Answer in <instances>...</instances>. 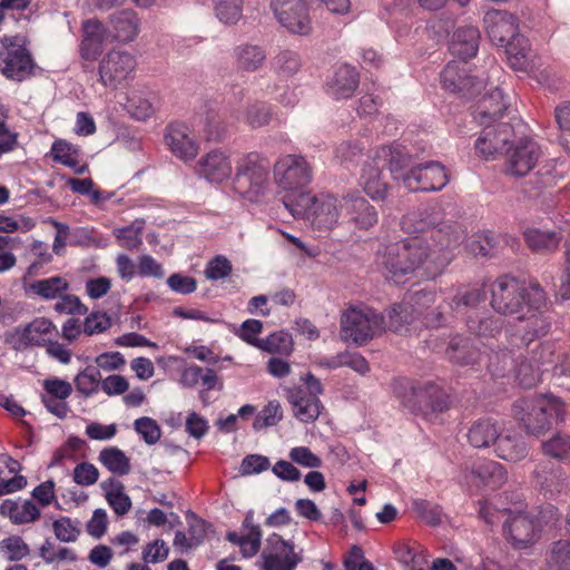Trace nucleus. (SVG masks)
<instances>
[{"label": "nucleus", "mask_w": 570, "mask_h": 570, "mask_svg": "<svg viewBox=\"0 0 570 570\" xmlns=\"http://www.w3.org/2000/svg\"><path fill=\"white\" fill-rule=\"evenodd\" d=\"M282 419V409L278 401H269L264 409L258 412L252 426L255 430L276 425Z\"/></svg>", "instance_id": "obj_58"}, {"label": "nucleus", "mask_w": 570, "mask_h": 570, "mask_svg": "<svg viewBox=\"0 0 570 570\" xmlns=\"http://www.w3.org/2000/svg\"><path fill=\"white\" fill-rule=\"evenodd\" d=\"M340 207L345 212L348 220L361 229H368L379 220L375 207L360 193H351L344 196Z\"/></svg>", "instance_id": "obj_18"}, {"label": "nucleus", "mask_w": 570, "mask_h": 570, "mask_svg": "<svg viewBox=\"0 0 570 570\" xmlns=\"http://www.w3.org/2000/svg\"><path fill=\"white\" fill-rule=\"evenodd\" d=\"M56 335V325L48 318L38 317L22 328H17L14 333L8 334L6 342L16 351H20L27 346H45Z\"/></svg>", "instance_id": "obj_12"}, {"label": "nucleus", "mask_w": 570, "mask_h": 570, "mask_svg": "<svg viewBox=\"0 0 570 570\" xmlns=\"http://www.w3.org/2000/svg\"><path fill=\"white\" fill-rule=\"evenodd\" d=\"M141 232L142 224L136 222L122 228L115 229L114 235L117 238L120 246L128 249H132L137 248L142 243Z\"/></svg>", "instance_id": "obj_57"}, {"label": "nucleus", "mask_w": 570, "mask_h": 570, "mask_svg": "<svg viewBox=\"0 0 570 570\" xmlns=\"http://www.w3.org/2000/svg\"><path fill=\"white\" fill-rule=\"evenodd\" d=\"M389 327L394 332H400L404 326L413 323L417 315L414 308L406 299L393 304L387 312Z\"/></svg>", "instance_id": "obj_47"}, {"label": "nucleus", "mask_w": 570, "mask_h": 570, "mask_svg": "<svg viewBox=\"0 0 570 570\" xmlns=\"http://www.w3.org/2000/svg\"><path fill=\"white\" fill-rule=\"evenodd\" d=\"M112 39L119 42H131L140 31V20L137 13L130 9H124L109 17Z\"/></svg>", "instance_id": "obj_23"}, {"label": "nucleus", "mask_w": 570, "mask_h": 570, "mask_svg": "<svg viewBox=\"0 0 570 570\" xmlns=\"http://www.w3.org/2000/svg\"><path fill=\"white\" fill-rule=\"evenodd\" d=\"M101 375L95 367H87L75 377V385L79 393L88 397L98 391Z\"/></svg>", "instance_id": "obj_54"}, {"label": "nucleus", "mask_w": 570, "mask_h": 570, "mask_svg": "<svg viewBox=\"0 0 570 570\" xmlns=\"http://www.w3.org/2000/svg\"><path fill=\"white\" fill-rule=\"evenodd\" d=\"M269 167L271 164L265 158L255 163L252 160V194L265 195L268 187Z\"/></svg>", "instance_id": "obj_55"}, {"label": "nucleus", "mask_w": 570, "mask_h": 570, "mask_svg": "<svg viewBox=\"0 0 570 570\" xmlns=\"http://www.w3.org/2000/svg\"><path fill=\"white\" fill-rule=\"evenodd\" d=\"M58 298L55 311L59 314L86 315L88 313V307L76 295L61 294Z\"/></svg>", "instance_id": "obj_63"}, {"label": "nucleus", "mask_w": 570, "mask_h": 570, "mask_svg": "<svg viewBox=\"0 0 570 570\" xmlns=\"http://www.w3.org/2000/svg\"><path fill=\"white\" fill-rule=\"evenodd\" d=\"M101 488L106 492V499L116 514L124 515L130 510L131 500L125 493L124 484L120 481L109 478L101 483Z\"/></svg>", "instance_id": "obj_40"}, {"label": "nucleus", "mask_w": 570, "mask_h": 570, "mask_svg": "<svg viewBox=\"0 0 570 570\" xmlns=\"http://www.w3.org/2000/svg\"><path fill=\"white\" fill-rule=\"evenodd\" d=\"M197 174L210 183H222L232 175L229 157L219 149H214L200 157Z\"/></svg>", "instance_id": "obj_19"}, {"label": "nucleus", "mask_w": 570, "mask_h": 570, "mask_svg": "<svg viewBox=\"0 0 570 570\" xmlns=\"http://www.w3.org/2000/svg\"><path fill=\"white\" fill-rule=\"evenodd\" d=\"M523 238L532 252L550 254L558 250L562 240V234L556 230H542L532 227L523 232Z\"/></svg>", "instance_id": "obj_32"}, {"label": "nucleus", "mask_w": 570, "mask_h": 570, "mask_svg": "<svg viewBox=\"0 0 570 570\" xmlns=\"http://www.w3.org/2000/svg\"><path fill=\"white\" fill-rule=\"evenodd\" d=\"M533 473L537 484L550 494L561 492L567 480L561 465L552 461L540 462Z\"/></svg>", "instance_id": "obj_30"}, {"label": "nucleus", "mask_w": 570, "mask_h": 570, "mask_svg": "<svg viewBox=\"0 0 570 570\" xmlns=\"http://www.w3.org/2000/svg\"><path fill=\"white\" fill-rule=\"evenodd\" d=\"M403 183L411 191H436L449 183L445 167L439 161H428L410 168Z\"/></svg>", "instance_id": "obj_11"}, {"label": "nucleus", "mask_w": 570, "mask_h": 570, "mask_svg": "<svg viewBox=\"0 0 570 570\" xmlns=\"http://www.w3.org/2000/svg\"><path fill=\"white\" fill-rule=\"evenodd\" d=\"M508 109V102L504 99L502 90L495 87L483 96L474 110V118L480 125L497 122Z\"/></svg>", "instance_id": "obj_24"}, {"label": "nucleus", "mask_w": 570, "mask_h": 570, "mask_svg": "<svg viewBox=\"0 0 570 570\" xmlns=\"http://www.w3.org/2000/svg\"><path fill=\"white\" fill-rule=\"evenodd\" d=\"M100 463L117 475H126L130 472V461L124 451L116 446L106 448L99 453Z\"/></svg>", "instance_id": "obj_44"}, {"label": "nucleus", "mask_w": 570, "mask_h": 570, "mask_svg": "<svg viewBox=\"0 0 570 570\" xmlns=\"http://www.w3.org/2000/svg\"><path fill=\"white\" fill-rule=\"evenodd\" d=\"M361 184L364 191L373 200H384L386 198L389 186L382 179L381 169L375 164V160L364 164L361 175Z\"/></svg>", "instance_id": "obj_35"}, {"label": "nucleus", "mask_w": 570, "mask_h": 570, "mask_svg": "<svg viewBox=\"0 0 570 570\" xmlns=\"http://www.w3.org/2000/svg\"><path fill=\"white\" fill-rule=\"evenodd\" d=\"M276 19L293 33L307 35L311 30V21L306 12L305 2H297L295 9L278 13Z\"/></svg>", "instance_id": "obj_39"}, {"label": "nucleus", "mask_w": 570, "mask_h": 570, "mask_svg": "<svg viewBox=\"0 0 570 570\" xmlns=\"http://www.w3.org/2000/svg\"><path fill=\"white\" fill-rule=\"evenodd\" d=\"M448 357L456 364L470 365L480 360V352L475 348L470 338L462 335L452 337L446 348Z\"/></svg>", "instance_id": "obj_37"}, {"label": "nucleus", "mask_w": 570, "mask_h": 570, "mask_svg": "<svg viewBox=\"0 0 570 570\" xmlns=\"http://www.w3.org/2000/svg\"><path fill=\"white\" fill-rule=\"evenodd\" d=\"M51 155L55 161L71 168L76 174H83L88 166L80 164L78 148L63 139L56 140L51 146Z\"/></svg>", "instance_id": "obj_38"}, {"label": "nucleus", "mask_w": 570, "mask_h": 570, "mask_svg": "<svg viewBox=\"0 0 570 570\" xmlns=\"http://www.w3.org/2000/svg\"><path fill=\"white\" fill-rule=\"evenodd\" d=\"M483 126L474 145L480 156L488 160L504 154L511 145L513 127L508 122H490Z\"/></svg>", "instance_id": "obj_13"}, {"label": "nucleus", "mask_w": 570, "mask_h": 570, "mask_svg": "<svg viewBox=\"0 0 570 570\" xmlns=\"http://www.w3.org/2000/svg\"><path fill=\"white\" fill-rule=\"evenodd\" d=\"M513 413L528 433L540 435L549 430L553 422L563 421L566 410L559 397L538 395L515 401Z\"/></svg>", "instance_id": "obj_5"}, {"label": "nucleus", "mask_w": 570, "mask_h": 570, "mask_svg": "<svg viewBox=\"0 0 570 570\" xmlns=\"http://www.w3.org/2000/svg\"><path fill=\"white\" fill-rule=\"evenodd\" d=\"M0 552L9 561H19L30 553V548L21 537L11 535L0 542Z\"/></svg>", "instance_id": "obj_53"}, {"label": "nucleus", "mask_w": 570, "mask_h": 570, "mask_svg": "<svg viewBox=\"0 0 570 570\" xmlns=\"http://www.w3.org/2000/svg\"><path fill=\"white\" fill-rule=\"evenodd\" d=\"M471 479L478 485L495 490L507 482L508 473L502 464L492 460H487L473 465L471 470Z\"/></svg>", "instance_id": "obj_27"}, {"label": "nucleus", "mask_w": 570, "mask_h": 570, "mask_svg": "<svg viewBox=\"0 0 570 570\" xmlns=\"http://www.w3.org/2000/svg\"><path fill=\"white\" fill-rule=\"evenodd\" d=\"M282 203L294 218L309 222L320 232L332 229L338 220L337 199L330 194H289L282 198Z\"/></svg>", "instance_id": "obj_4"}, {"label": "nucleus", "mask_w": 570, "mask_h": 570, "mask_svg": "<svg viewBox=\"0 0 570 570\" xmlns=\"http://www.w3.org/2000/svg\"><path fill=\"white\" fill-rule=\"evenodd\" d=\"M513 367V358L508 351L492 353L489 356L488 370L495 377H503Z\"/></svg>", "instance_id": "obj_64"}, {"label": "nucleus", "mask_w": 570, "mask_h": 570, "mask_svg": "<svg viewBox=\"0 0 570 570\" xmlns=\"http://www.w3.org/2000/svg\"><path fill=\"white\" fill-rule=\"evenodd\" d=\"M501 425L492 417H482L474 421L469 428L466 438L471 446L475 449H488L495 444Z\"/></svg>", "instance_id": "obj_26"}, {"label": "nucleus", "mask_w": 570, "mask_h": 570, "mask_svg": "<svg viewBox=\"0 0 570 570\" xmlns=\"http://www.w3.org/2000/svg\"><path fill=\"white\" fill-rule=\"evenodd\" d=\"M392 389L404 407L426 421H432L451 405V396L446 390L432 381L420 382L400 377L393 381Z\"/></svg>", "instance_id": "obj_2"}, {"label": "nucleus", "mask_w": 570, "mask_h": 570, "mask_svg": "<svg viewBox=\"0 0 570 570\" xmlns=\"http://www.w3.org/2000/svg\"><path fill=\"white\" fill-rule=\"evenodd\" d=\"M401 228L409 236L385 245L376 255L383 276L394 284H404L420 271L423 277L435 278L451 263L463 239L458 223L441 220L430 207L405 214Z\"/></svg>", "instance_id": "obj_1"}, {"label": "nucleus", "mask_w": 570, "mask_h": 570, "mask_svg": "<svg viewBox=\"0 0 570 570\" xmlns=\"http://www.w3.org/2000/svg\"><path fill=\"white\" fill-rule=\"evenodd\" d=\"M275 69L282 77L295 75L302 67L301 56L293 50H282L274 60Z\"/></svg>", "instance_id": "obj_52"}, {"label": "nucleus", "mask_w": 570, "mask_h": 570, "mask_svg": "<svg viewBox=\"0 0 570 570\" xmlns=\"http://www.w3.org/2000/svg\"><path fill=\"white\" fill-rule=\"evenodd\" d=\"M501 47L505 49L513 68H523L529 51V42L524 36L517 32L511 41H507Z\"/></svg>", "instance_id": "obj_50"}, {"label": "nucleus", "mask_w": 570, "mask_h": 570, "mask_svg": "<svg viewBox=\"0 0 570 570\" xmlns=\"http://www.w3.org/2000/svg\"><path fill=\"white\" fill-rule=\"evenodd\" d=\"M497 455L505 461L518 462L528 455V445L521 434L508 431L499 433L494 444Z\"/></svg>", "instance_id": "obj_29"}, {"label": "nucleus", "mask_w": 570, "mask_h": 570, "mask_svg": "<svg viewBox=\"0 0 570 570\" xmlns=\"http://www.w3.org/2000/svg\"><path fill=\"white\" fill-rule=\"evenodd\" d=\"M264 570H295L303 561V549L295 551L293 541L284 540L278 533H272L261 554Z\"/></svg>", "instance_id": "obj_8"}, {"label": "nucleus", "mask_w": 570, "mask_h": 570, "mask_svg": "<svg viewBox=\"0 0 570 570\" xmlns=\"http://www.w3.org/2000/svg\"><path fill=\"white\" fill-rule=\"evenodd\" d=\"M384 317L371 308H350L341 317V337L364 345L383 328Z\"/></svg>", "instance_id": "obj_6"}, {"label": "nucleus", "mask_w": 570, "mask_h": 570, "mask_svg": "<svg viewBox=\"0 0 570 570\" xmlns=\"http://www.w3.org/2000/svg\"><path fill=\"white\" fill-rule=\"evenodd\" d=\"M468 248L474 256L491 257L497 252L498 239L490 232L479 233L470 239Z\"/></svg>", "instance_id": "obj_49"}, {"label": "nucleus", "mask_w": 570, "mask_h": 570, "mask_svg": "<svg viewBox=\"0 0 570 570\" xmlns=\"http://www.w3.org/2000/svg\"><path fill=\"white\" fill-rule=\"evenodd\" d=\"M503 532L514 548L525 549L539 539L540 530L534 520L517 513L504 521Z\"/></svg>", "instance_id": "obj_17"}, {"label": "nucleus", "mask_w": 570, "mask_h": 570, "mask_svg": "<svg viewBox=\"0 0 570 570\" xmlns=\"http://www.w3.org/2000/svg\"><path fill=\"white\" fill-rule=\"evenodd\" d=\"M453 309L451 303L443 301L438 304L434 308L426 312L423 315V324L429 328H440L446 326L450 322L451 314L450 311Z\"/></svg>", "instance_id": "obj_56"}, {"label": "nucleus", "mask_w": 570, "mask_h": 570, "mask_svg": "<svg viewBox=\"0 0 570 570\" xmlns=\"http://www.w3.org/2000/svg\"><path fill=\"white\" fill-rule=\"evenodd\" d=\"M551 327L549 318L541 313L532 314L525 323L521 341L529 345L535 338L546 336Z\"/></svg>", "instance_id": "obj_48"}, {"label": "nucleus", "mask_w": 570, "mask_h": 570, "mask_svg": "<svg viewBox=\"0 0 570 570\" xmlns=\"http://www.w3.org/2000/svg\"><path fill=\"white\" fill-rule=\"evenodd\" d=\"M68 288L69 283L61 276H52L30 284V291L47 301L58 298Z\"/></svg>", "instance_id": "obj_43"}, {"label": "nucleus", "mask_w": 570, "mask_h": 570, "mask_svg": "<svg viewBox=\"0 0 570 570\" xmlns=\"http://www.w3.org/2000/svg\"><path fill=\"white\" fill-rule=\"evenodd\" d=\"M83 39L80 45L81 57L94 61L101 53L102 45L106 40V29L98 19H89L83 22Z\"/></svg>", "instance_id": "obj_25"}, {"label": "nucleus", "mask_w": 570, "mask_h": 570, "mask_svg": "<svg viewBox=\"0 0 570 570\" xmlns=\"http://www.w3.org/2000/svg\"><path fill=\"white\" fill-rule=\"evenodd\" d=\"M2 60L1 71L9 79L22 81L32 72V58L23 47L17 46L8 49Z\"/></svg>", "instance_id": "obj_22"}, {"label": "nucleus", "mask_w": 570, "mask_h": 570, "mask_svg": "<svg viewBox=\"0 0 570 570\" xmlns=\"http://www.w3.org/2000/svg\"><path fill=\"white\" fill-rule=\"evenodd\" d=\"M127 110L137 120H146L155 112L154 101L146 95L134 91L128 98Z\"/></svg>", "instance_id": "obj_51"}, {"label": "nucleus", "mask_w": 570, "mask_h": 570, "mask_svg": "<svg viewBox=\"0 0 570 570\" xmlns=\"http://www.w3.org/2000/svg\"><path fill=\"white\" fill-rule=\"evenodd\" d=\"M134 425L136 432L141 435L147 444L151 445L159 441L161 431L154 419L142 416L137 419Z\"/></svg>", "instance_id": "obj_62"}, {"label": "nucleus", "mask_w": 570, "mask_h": 570, "mask_svg": "<svg viewBox=\"0 0 570 570\" xmlns=\"http://www.w3.org/2000/svg\"><path fill=\"white\" fill-rule=\"evenodd\" d=\"M0 513L7 515L13 524H26L40 518V510L32 500H4Z\"/></svg>", "instance_id": "obj_31"}, {"label": "nucleus", "mask_w": 570, "mask_h": 570, "mask_svg": "<svg viewBox=\"0 0 570 570\" xmlns=\"http://www.w3.org/2000/svg\"><path fill=\"white\" fill-rule=\"evenodd\" d=\"M485 301V292L481 287L460 288L452 298L453 309L458 313L466 309L469 314L478 313L476 306Z\"/></svg>", "instance_id": "obj_45"}, {"label": "nucleus", "mask_w": 570, "mask_h": 570, "mask_svg": "<svg viewBox=\"0 0 570 570\" xmlns=\"http://www.w3.org/2000/svg\"><path fill=\"white\" fill-rule=\"evenodd\" d=\"M274 177L276 184L287 191L284 196H296L305 193L303 189L312 181L313 169L303 156L285 155L275 163Z\"/></svg>", "instance_id": "obj_7"}, {"label": "nucleus", "mask_w": 570, "mask_h": 570, "mask_svg": "<svg viewBox=\"0 0 570 570\" xmlns=\"http://www.w3.org/2000/svg\"><path fill=\"white\" fill-rule=\"evenodd\" d=\"M252 346L268 354L289 356L294 351V341L286 331H277L265 338L252 337Z\"/></svg>", "instance_id": "obj_36"}, {"label": "nucleus", "mask_w": 570, "mask_h": 570, "mask_svg": "<svg viewBox=\"0 0 570 570\" xmlns=\"http://www.w3.org/2000/svg\"><path fill=\"white\" fill-rule=\"evenodd\" d=\"M136 65V59L131 53L111 50L99 63L100 81L106 87L116 88L130 77Z\"/></svg>", "instance_id": "obj_14"}, {"label": "nucleus", "mask_w": 570, "mask_h": 570, "mask_svg": "<svg viewBox=\"0 0 570 570\" xmlns=\"http://www.w3.org/2000/svg\"><path fill=\"white\" fill-rule=\"evenodd\" d=\"M504 321L500 317L483 313L468 314L466 327L469 332L478 337L494 338L501 334Z\"/></svg>", "instance_id": "obj_34"}, {"label": "nucleus", "mask_w": 570, "mask_h": 570, "mask_svg": "<svg viewBox=\"0 0 570 570\" xmlns=\"http://www.w3.org/2000/svg\"><path fill=\"white\" fill-rule=\"evenodd\" d=\"M164 139L173 155L184 161L193 160L198 155L199 146L190 128L183 122L168 125Z\"/></svg>", "instance_id": "obj_15"}, {"label": "nucleus", "mask_w": 570, "mask_h": 570, "mask_svg": "<svg viewBox=\"0 0 570 570\" xmlns=\"http://www.w3.org/2000/svg\"><path fill=\"white\" fill-rule=\"evenodd\" d=\"M287 401L293 407L294 416L303 423L316 421L323 409L321 400L315 396H308L307 392L302 387L288 390Z\"/></svg>", "instance_id": "obj_21"}, {"label": "nucleus", "mask_w": 570, "mask_h": 570, "mask_svg": "<svg viewBox=\"0 0 570 570\" xmlns=\"http://www.w3.org/2000/svg\"><path fill=\"white\" fill-rule=\"evenodd\" d=\"M504 154V170L515 178L527 176L537 167L539 159L542 157V150L538 142L528 137L510 145Z\"/></svg>", "instance_id": "obj_10"}, {"label": "nucleus", "mask_w": 570, "mask_h": 570, "mask_svg": "<svg viewBox=\"0 0 570 570\" xmlns=\"http://www.w3.org/2000/svg\"><path fill=\"white\" fill-rule=\"evenodd\" d=\"M18 469L19 462L17 460L9 456L0 458V497L21 490L27 485V480L22 475L2 476L6 471L8 474H13Z\"/></svg>", "instance_id": "obj_42"}, {"label": "nucleus", "mask_w": 570, "mask_h": 570, "mask_svg": "<svg viewBox=\"0 0 570 570\" xmlns=\"http://www.w3.org/2000/svg\"><path fill=\"white\" fill-rule=\"evenodd\" d=\"M377 157L383 158L395 180L402 179L406 175L405 169L412 166V156L405 147L401 145L382 146L377 151Z\"/></svg>", "instance_id": "obj_33"}, {"label": "nucleus", "mask_w": 570, "mask_h": 570, "mask_svg": "<svg viewBox=\"0 0 570 570\" xmlns=\"http://www.w3.org/2000/svg\"><path fill=\"white\" fill-rule=\"evenodd\" d=\"M480 31L476 27L465 26L455 30L450 45V50L454 56L465 61L474 57L479 49Z\"/></svg>", "instance_id": "obj_28"}, {"label": "nucleus", "mask_w": 570, "mask_h": 570, "mask_svg": "<svg viewBox=\"0 0 570 570\" xmlns=\"http://www.w3.org/2000/svg\"><path fill=\"white\" fill-rule=\"evenodd\" d=\"M543 452L554 459H563L570 453V436L558 433L542 443Z\"/></svg>", "instance_id": "obj_61"}, {"label": "nucleus", "mask_w": 570, "mask_h": 570, "mask_svg": "<svg viewBox=\"0 0 570 570\" xmlns=\"http://www.w3.org/2000/svg\"><path fill=\"white\" fill-rule=\"evenodd\" d=\"M360 85L357 70L350 65H342L334 71L333 77L327 81V92L334 99L351 98Z\"/></svg>", "instance_id": "obj_20"}, {"label": "nucleus", "mask_w": 570, "mask_h": 570, "mask_svg": "<svg viewBox=\"0 0 570 570\" xmlns=\"http://www.w3.org/2000/svg\"><path fill=\"white\" fill-rule=\"evenodd\" d=\"M483 23L490 41L497 47L511 41L518 32L517 18L508 11L489 10L484 14Z\"/></svg>", "instance_id": "obj_16"}, {"label": "nucleus", "mask_w": 570, "mask_h": 570, "mask_svg": "<svg viewBox=\"0 0 570 570\" xmlns=\"http://www.w3.org/2000/svg\"><path fill=\"white\" fill-rule=\"evenodd\" d=\"M440 78L445 90L466 99L474 98L485 87V79L471 75L466 61L449 62L441 71Z\"/></svg>", "instance_id": "obj_9"}, {"label": "nucleus", "mask_w": 570, "mask_h": 570, "mask_svg": "<svg viewBox=\"0 0 570 570\" xmlns=\"http://www.w3.org/2000/svg\"><path fill=\"white\" fill-rule=\"evenodd\" d=\"M180 383L186 387L202 385L205 390L210 391L217 385L218 377L213 368L191 365L183 371Z\"/></svg>", "instance_id": "obj_41"}, {"label": "nucleus", "mask_w": 570, "mask_h": 570, "mask_svg": "<svg viewBox=\"0 0 570 570\" xmlns=\"http://www.w3.org/2000/svg\"><path fill=\"white\" fill-rule=\"evenodd\" d=\"M546 564L547 570H570V541L553 542L546 558Z\"/></svg>", "instance_id": "obj_46"}, {"label": "nucleus", "mask_w": 570, "mask_h": 570, "mask_svg": "<svg viewBox=\"0 0 570 570\" xmlns=\"http://www.w3.org/2000/svg\"><path fill=\"white\" fill-rule=\"evenodd\" d=\"M52 529L56 538L61 542H75L80 534L78 523L68 517H61L55 520Z\"/></svg>", "instance_id": "obj_60"}, {"label": "nucleus", "mask_w": 570, "mask_h": 570, "mask_svg": "<svg viewBox=\"0 0 570 570\" xmlns=\"http://www.w3.org/2000/svg\"><path fill=\"white\" fill-rule=\"evenodd\" d=\"M217 18L226 23H236L242 17V0H216Z\"/></svg>", "instance_id": "obj_59"}, {"label": "nucleus", "mask_w": 570, "mask_h": 570, "mask_svg": "<svg viewBox=\"0 0 570 570\" xmlns=\"http://www.w3.org/2000/svg\"><path fill=\"white\" fill-rule=\"evenodd\" d=\"M546 303V293L537 282L527 286L515 277L503 275L491 285L490 304L498 314L504 316L519 314L524 307L539 312Z\"/></svg>", "instance_id": "obj_3"}]
</instances>
